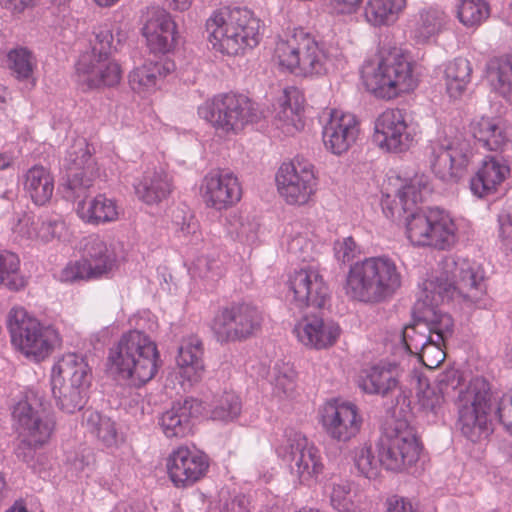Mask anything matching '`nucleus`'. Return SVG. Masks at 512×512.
<instances>
[{
  "label": "nucleus",
  "mask_w": 512,
  "mask_h": 512,
  "mask_svg": "<svg viewBox=\"0 0 512 512\" xmlns=\"http://www.w3.org/2000/svg\"><path fill=\"white\" fill-rule=\"evenodd\" d=\"M431 191L429 177L415 175L397 189L394 197L388 192L383 193L382 210L392 221L405 220L406 235L413 245L447 250L458 240V228L450 213L439 207L426 210L417 207Z\"/></svg>",
  "instance_id": "obj_1"
},
{
  "label": "nucleus",
  "mask_w": 512,
  "mask_h": 512,
  "mask_svg": "<svg viewBox=\"0 0 512 512\" xmlns=\"http://www.w3.org/2000/svg\"><path fill=\"white\" fill-rule=\"evenodd\" d=\"M424 290L431 307L425 309L420 319L436 342H446L453 335L454 321L450 314L433 305L462 299L480 306L486 293L484 271L474 261L448 256L441 262L440 276L425 282Z\"/></svg>",
  "instance_id": "obj_2"
},
{
  "label": "nucleus",
  "mask_w": 512,
  "mask_h": 512,
  "mask_svg": "<svg viewBox=\"0 0 512 512\" xmlns=\"http://www.w3.org/2000/svg\"><path fill=\"white\" fill-rule=\"evenodd\" d=\"M454 405L456 425L469 441L480 442L492 433L493 410L506 432L512 435V389L506 393L493 391L484 377L476 376L459 389Z\"/></svg>",
  "instance_id": "obj_3"
},
{
  "label": "nucleus",
  "mask_w": 512,
  "mask_h": 512,
  "mask_svg": "<svg viewBox=\"0 0 512 512\" xmlns=\"http://www.w3.org/2000/svg\"><path fill=\"white\" fill-rule=\"evenodd\" d=\"M125 39L126 34L114 22L105 21L94 26L88 36V47L80 53L75 65L79 84L87 89L119 84L121 68L111 55Z\"/></svg>",
  "instance_id": "obj_4"
},
{
  "label": "nucleus",
  "mask_w": 512,
  "mask_h": 512,
  "mask_svg": "<svg viewBox=\"0 0 512 512\" xmlns=\"http://www.w3.org/2000/svg\"><path fill=\"white\" fill-rule=\"evenodd\" d=\"M403 276L396 262L385 255L366 257L350 265L344 290L352 300L379 304L400 290Z\"/></svg>",
  "instance_id": "obj_5"
},
{
  "label": "nucleus",
  "mask_w": 512,
  "mask_h": 512,
  "mask_svg": "<svg viewBox=\"0 0 512 512\" xmlns=\"http://www.w3.org/2000/svg\"><path fill=\"white\" fill-rule=\"evenodd\" d=\"M208 40L216 51L229 56L239 55L260 41V20L241 7L215 10L206 20Z\"/></svg>",
  "instance_id": "obj_6"
},
{
  "label": "nucleus",
  "mask_w": 512,
  "mask_h": 512,
  "mask_svg": "<svg viewBox=\"0 0 512 512\" xmlns=\"http://www.w3.org/2000/svg\"><path fill=\"white\" fill-rule=\"evenodd\" d=\"M108 362L113 373L140 386L156 375L159 351L156 343L145 332L130 330L110 348Z\"/></svg>",
  "instance_id": "obj_7"
},
{
  "label": "nucleus",
  "mask_w": 512,
  "mask_h": 512,
  "mask_svg": "<svg viewBox=\"0 0 512 512\" xmlns=\"http://www.w3.org/2000/svg\"><path fill=\"white\" fill-rule=\"evenodd\" d=\"M337 55V49L325 48L302 28L280 37L275 47V58L279 65L301 76L327 73Z\"/></svg>",
  "instance_id": "obj_8"
},
{
  "label": "nucleus",
  "mask_w": 512,
  "mask_h": 512,
  "mask_svg": "<svg viewBox=\"0 0 512 512\" xmlns=\"http://www.w3.org/2000/svg\"><path fill=\"white\" fill-rule=\"evenodd\" d=\"M361 78L369 92L388 100L417 86L412 63L398 50L379 52L365 60Z\"/></svg>",
  "instance_id": "obj_9"
},
{
  "label": "nucleus",
  "mask_w": 512,
  "mask_h": 512,
  "mask_svg": "<svg viewBox=\"0 0 512 512\" xmlns=\"http://www.w3.org/2000/svg\"><path fill=\"white\" fill-rule=\"evenodd\" d=\"M92 372L85 358L76 353L63 355L52 367L51 391L56 406L64 413L80 411L88 399Z\"/></svg>",
  "instance_id": "obj_10"
},
{
  "label": "nucleus",
  "mask_w": 512,
  "mask_h": 512,
  "mask_svg": "<svg viewBox=\"0 0 512 512\" xmlns=\"http://www.w3.org/2000/svg\"><path fill=\"white\" fill-rule=\"evenodd\" d=\"M198 115L224 136L237 135L258 119L254 103L236 93H221L206 100L198 107Z\"/></svg>",
  "instance_id": "obj_11"
},
{
  "label": "nucleus",
  "mask_w": 512,
  "mask_h": 512,
  "mask_svg": "<svg viewBox=\"0 0 512 512\" xmlns=\"http://www.w3.org/2000/svg\"><path fill=\"white\" fill-rule=\"evenodd\" d=\"M275 452L289 465L292 477L300 484L310 486L323 473L320 450L299 431L286 429L275 444Z\"/></svg>",
  "instance_id": "obj_12"
},
{
  "label": "nucleus",
  "mask_w": 512,
  "mask_h": 512,
  "mask_svg": "<svg viewBox=\"0 0 512 512\" xmlns=\"http://www.w3.org/2000/svg\"><path fill=\"white\" fill-rule=\"evenodd\" d=\"M7 326L11 343L26 357L35 361L46 358L53 348L55 331L43 326L30 316L24 308H12L8 314Z\"/></svg>",
  "instance_id": "obj_13"
},
{
  "label": "nucleus",
  "mask_w": 512,
  "mask_h": 512,
  "mask_svg": "<svg viewBox=\"0 0 512 512\" xmlns=\"http://www.w3.org/2000/svg\"><path fill=\"white\" fill-rule=\"evenodd\" d=\"M420 444L415 429L405 420H397L386 428L378 442L382 466L401 472L414 465L420 455Z\"/></svg>",
  "instance_id": "obj_14"
},
{
  "label": "nucleus",
  "mask_w": 512,
  "mask_h": 512,
  "mask_svg": "<svg viewBox=\"0 0 512 512\" xmlns=\"http://www.w3.org/2000/svg\"><path fill=\"white\" fill-rule=\"evenodd\" d=\"M67 179L64 186L65 197L76 201L87 200L97 175V168L85 138H77L66 150L62 160Z\"/></svg>",
  "instance_id": "obj_15"
},
{
  "label": "nucleus",
  "mask_w": 512,
  "mask_h": 512,
  "mask_svg": "<svg viewBox=\"0 0 512 512\" xmlns=\"http://www.w3.org/2000/svg\"><path fill=\"white\" fill-rule=\"evenodd\" d=\"M261 311L249 303H234L222 308L212 321V331L218 342L241 341L254 335L261 327Z\"/></svg>",
  "instance_id": "obj_16"
},
{
  "label": "nucleus",
  "mask_w": 512,
  "mask_h": 512,
  "mask_svg": "<svg viewBox=\"0 0 512 512\" xmlns=\"http://www.w3.org/2000/svg\"><path fill=\"white\" fill-rule=\"evenodd\" d=\"M416 136V126L408 121L405 110L386 109L375 120L373 141L386 152L408 151L416 143Z\"/></svg>",
  "instance_id": "obj_17"
},
{
  "label": "nucleus",
  "mask_w": 512,
  "mask_h": 512,
  "mask_svg": "<svg viewBox=\"0 0 512 512\" xmlns=\"http://www.w3.org/2000/svg\"><path fill=\"white\" fill-rule=\"evenodd\" d=\"M432 171L440 180L455 183L465 173L469 163L466 143L439 133L428 146Z\"/></svg>",
  "instance_id": "obj_18"
},
{
  "label": "nucleus",
  "mask_w": 512,
  "mask_h": 512,
  "mask_svg": "<svg viewBox=\"0 0 512 512\" xmlns=\"http://www.w3.org/2000/svg\"><path fill=\"white\" fill-rule=\"evenodd\" d=\"M276 184L280 196L287 204L301 206L308 203L315 193L317 180L313 166L307 161L295 158L279 167Z\"/></svg>",
  "instance_id": "obj_19"
},
{
  "label": "nucleus",
  "mask_w": 512,
  "mask_h": 512,
  "mask_svg": "<svg viewBox=\"0 0 512 512\" xmlns=\"http://www.w3.org/2000/svg\"><path fill=\"white\" fill-rule=\"evenodd\" d=\"M287 297L299 309L323 308L330 299L328 285L317 268L305 266L295 270L288 278Z\"/></svg>",
  "instance_id": "obj_20"
},
{
  "label": "nucleus",
  "mask_w": 512,
  "mask_h": 512,
  "mask_svg": "<svg viewBox=\"0 0 512 512\" xmlns=\"http://www.w3.org/2000/svg\"><path fill=\"white\" fill-rule=\"evenodd\" d=\"M12 416L24 444L36 449L49 441L55 422L45 409H37L29 400L19 401Z\"/></svg>",
  "instance_id": "obj_21"
},
{
  "label": "nucleus",
  "mask_w": 512,
  "mask_h": 512,
  "mask_svg": "<svg viewBox=\"0 0 512 512\" xmlns=\"http://www.w3.org/2000/svg\"><path fill=\"white\" fill-rule=\"evenodd\" d=\"M206 454L195 447L180 446L167 459V472L177 488L192 486L203 478L208 470Z\"/></svg>",
  "instance_id": "obj_22"
},
{
  "label": "nucleus",
  "mask_w": 512,
  "mask_h": 512,
  "mask_svg": "<svg viewBox=\"0 0 512 512\" xmlns=\"http://www.w3.org/2000/svg\"><path fill=\"white\" fill-rule=\"evenodd\" d=\"M322 127L324 147L330 153L340 156L346 153L357 141L360 123L352 113L331 109Z\"/></svg>",
  "instance_id": "obj_23"
},
{
  "label": "nucleus",
  "mask_w": 512,
  "mask_h": 512,
  "mask_svg": "<svg viewBox=\"0 0 512 512\" xmlns=\"http://www.w3.org/2000/svg\"><path fill=\"white\" fill-rule=\"evenodd\" d=\"M322 425L331 439L347 442L359 433L362 417L355 404L333 400L323 408Z\"/></svg>",
  "instance_id": "obj_24"
},
{
  "label": "nucleus",
  "mask_w": 512,
  "mask_h": 512,
  "mask_svg": "<svg viewBox=\"0 0 512 512\" xmlns=\"http://www.w3.org/2000/svg\"><path fill=\"white\" fill-rule=\"evenodd\" d=\"M141 32L153 54H166L174 47L176 23L171 14L159 6L148 7L142 16Z\"/></svg>",
  "instance_id": "obj_25"
},
{
  "label": "nucleus",
  "mask_w": 512,
  "mask_h": 512,
  "mask_svg": "<svg viewBox=\"0 0 512 512\" xmlns=\"http://www.w3.org/2000/svg\"><path fill=\"white\" fill-rule=\"evenodd\" d=\"M206 204L222 210L236 204L241 199V186L237 176L227 170H213L206 174L202 182Z\"/></svg>",
  "instance_id": "obj_26"
},
{
  "label": "nucleus",
  "mask_w": 512,
  "mask_h": 512,
  "mask_svg": "<svg viewBox=\"0 0 512 512\" xmlns=\"http://www.w3.org/2000/svg\"><path fill=\"white\" fill-rule=\"evenodd\" d=\"M293 333L298 341L316 350L333 346L341 334L339 324L318 315H306L294 326Z\"/></svg>",
  "instance_id": "obj_27"
},
{
  "label": "nucleus",
  "mask_w": 512,
  "mask_h": 512,
  "mask_svg": "<svg viewBox=\"0 0 512 512\" xmlns=\"http://www.w3.org/2000/svg\"><path fill=\"white\" fill-rule=\"evenodd\" d=\"M81 258L94 279L108 277L119 265L116 245L98 235H90L83 240Z\"/></svg>",
  "instance_id": "obj_28"
},
{
  "label": "nucleus",
  "mask_w": 512,
  "mask_h": 512,
  "mask_svg": "<svg viewBox=\"0 0 512 512\" xmlns=\"http://www.w3.org/2000/svg\"><path fill=\"white\" fill-rule=\"evenodd\" d=\"M203 403L193 397L175 402L159 418V425L168 438L184 437L192 429V420L203 414Z\"/></svg>",
  "instance_id": "obj_29"
},
{
  "label": "nucleus",
  "mask_w": 512,
  "mask_h": 512,
  "mask_svg": "<svg viewBox=\"0 0 512 512\" xmlns=\"http://www.w3.org/2000/svg\"><path fill=\"white\" fill-rule=\"evenodd\" d=\"M510 169L501 159L487 156L475 176L470 180V189L479 198L489 196L497 191L500 184L509 175Z\"/></svg>",
  "instance_id": "obj_30"
},
{
  "label": "nucleus",
  "mask_w": 512,
  "mask_h": 512,
  "mask_svg": "<svg viewBox=\"0 0 512 512\" xmlns=\"http://www.w3.org/2000/svg\"><path fill=\"white\" fill-rule=\"evenodd\" d=\"M203 353V343L197 336L184 338L178 348L179 373L190 386L200 381L204 372Z\"/></svg>",
  "instance_id": "obj_31"
},
{
  "label": "nucleus",
  "mask_w": 512,
  "mask_h": 512,
  "mask_svg": "<svg viewBox=\"0 0 512 512\" xmlns=\"http://www.w3.org/2000/svg\"><path fill=\"white\" fill-rule=\"evenodd\" d=\"M304 98L295 87L286 88L279 99V108L276 114V126L285 135H294L303 128L301 111Z\"/></svg>",
  "instance_id": "obj_32"
},
{
  "label": "nucleus",
  "mask_w": 512,
  "mask_h": 512,
  "mask_svg": "<svg viewBox=\"0 0 512 512\" xmlns=\"http://www.w3.org/2000/svg\"><path fill=\"white\" fill-rule=\"evenodd\" d=\"M448 21V15L441 8H422L415 15L412 36L418 43H428L446 29Z\"/></svg>",
  "instance_id": "obj_33"
},
{
  "label": "nucleus",
  "mask_w": 512,
  "mask_h": 512,
  "mask_svg": "<svg viewBox=\"0 0 512 512\" xmlns=\"http://www.w3.org/2000/svg\"><path fill=\"white\" fill-rule=\"evenodd\" d=\"M174 67V63L170 61H147L129 73V85L137 93L154 92L159 81L171 73Z\"/></svg>",
  "instance_id": "obj_34"
},
{
  "label": "nucleus",
  "mask_w": 512,
  "mask_h": 512,
  "mask_svg": "<svg viewBox=\"0 0 512 512\" xmlns=\"http://www.w3.org/2000/svg\"><path fill=\"white\" fill-rule=\"evenodd\" d=\"M76 213L83 222L93 225L113 222L119 215L115 200L105 194L78 201Z\"/></svg>",
  "instance_id": "obj_35"
},
{
  "label": "nucleus",
  "mask_w": 512,
  "mask_h": 512,
  "mask_svg": "<svg viewBox=\"0 0 512 512\" xmlns=\"http://www.w3.org/2000/svg\"><path fill=\"white\" fill-rule=\"evenodd\" d=\"M137 197L148 205L166 199L172 191V183L163 170H147L142 178L134 184Z\"/></svg>",
  "instance_id": "obj_36"
},
{
  "label": "nucleus",
  "mask_w": 512,
  "mask_h": 512,
  "mask_svg": "<svg viewBox=\"0 0 512 512\" xmlns=\"http://www.w3.org/2000/svg\"><path fill=\"white\" fill-rule=\"evenodd\" d=\"M396 368L389 365H375L363 371L359 387L367 394L385 397L398 389Z\"/></svg>",
  "instance_id": "obj_37"
},
{
  "label": "nucleus",
  "mask_w": 512,
  "mask_h": 512,
  "mask_svg": "<svg viewBox=\"0 0 512 512\" xmlns=\"http://www.w3.org/2000/svg\"><path fill=\"white\" fill-rule=\"evenodd\" d=\"M24 190L32 202L42 206L48 203L54 192V178L50 170L34 165L24 175Z\"/></svg>",
  "instance_id": "obj_38"
},
{
  "label": "nucleus",
  "mask_w": 512,
  "mask_h": 512,
  "mask_svg": "<svg viewBox=\"0 0 512 512\" xmlns=\"http://www.w3.org/2000/svg\"><path fill=\"white\" fill-rule=\"evenodd\" d=\"M472 134L482 146L490 151H500L506 145L508 137L499 120L482 117L472 123Z\"/></svg>",
  "instance_id": "obj_39"
},
{
  "label": "nucleus",
  "mask_w": 512,
  "mask_h": 512,
  "mask_svg": "<svg viewBox=\"0 0 512 512\" xmlns=\"http://www.w3.org/2000/svg\"><path fill=\"white\" fill-rule=\"evenodd\" d=\"M471 73V64L465 58H455L446 65L443 79L450 98L458 99L463 95L471 81Z\"/></svg>",
  "instance_id": "obj_40"
},
{
  "label": "nucleus",
  "mask_w": 512,
  "mask_h": 512,
  "mask_svg": "<svg viewBox=\"0 0 512 512\" xmlns=\"http://www.w3.org/2000/svg\"><path fill=\"white\" fill-rule=\"evenodd\" d=\"M487 80L493 91L512 101V58H497L487 65Z\"/></svg>",
  "instance_id": "obj_41"
},
{
  "label": "nucleus",
  "mask_w": 512,
  "mask_h": 512,
  "mask_svg": "<svg viewBox=\"0 0 512 512\" xmlns=\"http://www.w3.org/2000/svg\"><path fill=\"white\" fill-rule=\"evenodd\" d=\"M406 6V0H368L364 16L374 25H389L394 23Z\"/></svg>",
  "instance_id": "obj_42"
},
{
  "label": "nucleus",
  "mask_w": 512,
  "mask_h": 512,
  "mask_svg": "<svg viewBox=\"0 0 512 512\" xmlns=\"http://www.w3.org/2000/svg\"><path fill=\"white\" fill-rule=\"evenodd\" d=\"M203 403V413L210 415L211 419L217 421H233L241 413V401L237 394L232 391H224L222 394L213 397L211 402Z\"/></svg>",
  "instance_id": "obj_43"
},
{
  "label": "nucleus",
  "mask_w": 512,
  "mask_h": 512,
  "mask_svg": "<svg viewBox=\"0 0 512 512\" xmlns=\"http://www.w3.org/2000/svg\"><path fill=\"white\" fill-rule=\"evenodd\" d=\"M7 65L19 81H27L32 86L36 84L34 70L37 67V60L27 48L17 47L10 50L7 54Z\"/></svg>",
  "instance_id": "obj_44"
},
{
  "label": "nucleus",
  "mask_w": 512,
  "mask_h": 512,
  "mask_svg": "<svg viewBox=\"0 0 512 512\" xmlns=\"http://www.w3.org/2000/svg\"><path fill=\"white\" fill-rule=\"evenodd\" d=\"M84 424L89 433L96 436L103 445L112 447L118 443V433L115 423L97 411L86 410Z\"/></svg>",
  "instance_id": "obj_45"
},
{
  "label": "nucleus",
  "mask_w": 512,
  "mask_h": 512,
  "mask_svg": "<svg viewBox=\"0 0 512 512\" xmlns=\"http://www.w3.org/2000/svg\"><path fill=\"white\" fill-rule=\"evenodd\" d=\"M258 230L259 224L249 216L233 214L227 218V234L244 245H253L257 242Z\"/></svg>",
  "instance_id": "obj_46"
},
{
  "label": "nucleus",
  "mask_w": 512,
  "mask_h": 512,
  "mask_svg": "<svg viewBox=\"0 0 512 512\" xmlns=\"http://www.w3.org/2000/svg\"><path fill=\"white\" fill-rule=\"evenodd\" d=\"M0 284L12 291H19L26 285L18 255L8 250H0Z\"/></svg>",
  "instance_id": "obj_47"
},
{
  "label": "nucleus",
  "mask_w": 512,
  "mask_h": 512,
  "mask_svg": "<svg viewBox=\"0 0 512 512\" xmlns=\"http://www.w3.org/2000/svg\"><path fill=\"white\" fill-rule=\"evenodd\" d=\"M490 15V5L486 0H460L457 5V17L467 27L484 22Z\"/></svg>",
  "instance_id": "obj_48"
},
{
  "label": "nucleus",
  "mask_w": 512,
  "mask_h": 512,
  "mask_svg": "<svg viewBox=\"0 0 512 512\" xmlns=\"http://www.w3.org/2000/svg\"><path fill=\"white\" fill-rule=\"evenodd\" d=\"M172 224L175 235L185 244H193L200 240L199 224L194 215L183 209L173 212Z\"/></svg>",
  "instance_id": "obj_49"
},
{
  "label": "nucleus",
  "mask_w": 512,
  "mask_h": 512,
  "mask_svg": "<svg viewBox=\"0 0 512 512\" xmlns=\"http://www.w3.org/2000/svg\"><path fill=\"white\" fill-rule=\"evenodd\" d=\"M299 228V224H295L289 232L286 229L287 251L295 260L308 262L313 259V244Z\"/></svg>",
  "instance_id": "obj_50"
},
{
  "label": "nucleus",
  "mask_w": 512,
  "mask_h": 512,
  "mask_svg": "<svg viewBox=\"0 0 512 512\" xmlns=\"http://www.w3.org/2000/svg\"><path fill=\"white\" fill-rule=\"evenodd\" d=\"M296 373L289 363L277 362L273 368V393L279 398L291 397L296 388Z\"/></svg>",
  "instance_id": "obj_51"
},
{
  "label": "nucleus",
  "mask_w": 512,
  "mask_h": 512,
  "mask_svg": "<svg viewBox=\"0 0 512 512\" xmlns=\"http://www.w3.org/2000/svg\"><path fill=\"white\" fill-rule=\"evenodd\" d=\"M427 326L419 318L413 325L406 326L402 331V342L407 352L417 355L432 339Z\"/></svg>",
  "instance_id": "obj_52"
},
{
  "label": "nucleus",
  "mask_w": 512,
  "mask_h": 512,
  "mask_svg": "<svg viewBox=\"0 0 512 512\" xmlns=\"http://www.w3.org/2000/svg\"><path fill=\"white\" fill-rule=\"evenodd\" d=\"M354 463L358 471L366 478L372 479L377 477L379 467L382 466L380 457L375 458L372 448L369 445H361L354 450Z\"/></svg>",
  "instance_id": "obj_53"
},
{
  "label": "nucleus",
  "mask_w": 512,
  "mask_h": 512,
  "mask_svg": "<svg viewBox=\"0 0 512 512\" xmlns=\"http://www.w3.org/2000/svg\"><path fill=\"white\" fill-rule=\"evenodd\" d=\"M417 397L420 409L426 413L427 416L431 415L433 420L443 414L445 395L435 387L427 384L426 388L417 394Z\"/></svg>",
  "instance_id": "obj_54"
},
{
  "label": "nucleus",
  "mask_w": 512,
  "mask_h": 512,
  "mask_svg": "<svg viewBox=\"0 0 512 512\" xmlns=\"http://www.w3.org/2000/svg\"><path fill=\"white\" fill-rule=\"evenodd\" d=\"M330 502L338 512H356V506L351 498V487L346 481L332 484Z\"/></svg>",
  "instance_id": "obj_55"
},
{
  "label": "nucleus",
  "mask_w": 512,
  "mask_h": 512,
  "mask_svg": "<svg viewBox=\"0 0 512 512\" xmlns=\"http://www.w3.org/2000/svg\"><path fill=\"white\" fill-rule=\"evenodd\" d=\"M62 283H75L81 280L94 279L85 262L81 258L78 261L69 262L58 275Z\"/></svg>",
  "instance_id": "obj_56"
},
{
  "label": "nucleus",
  "mask_w": 512,
  "mask_h": 512,
  "mask_svg": "<svg viewBox=\"0 0 512 512\" xmlns=\"http://www.w3.org/2000/svg\"><path fill=\"white\" fill-rule=\"evenodd\" d=\"M37 240L47 243L58 237L64 227V223L58 218L47 216L37 220Z\"/></svg>",
  "instance_id": "obj_57"
},
{
  "label": "nucleus",
  "mask_w": 512,
  "mask_h": 512,
  "mask_svg": "<svg viewBox=\"0 0 512 512\" xmlns=\"http://www.w3.org/2000/svg\"><path fill=\"white\" fill-rule=\"evenodd\" d=\"M445 343L446 342H436L432 339V341L417 354L425 366L436 368L445 360Z\"/></svg>",
  "instance_id": "obj_58"
},
{
  "label": "nucleus",
  "mask_w": 512,
  "mask_h": 512,
  "mask_svg": "<svg viewBox=\"0 0 512 512\" xmlns=\"http://www.w3.org/2000/svg\"><path fill=\"white\" fill-rule=\"evenodd\" d=\"M333 250L336 260L342 264L351 262L361 252L359 245L351 236L336 240Z\"/></svg>",
  "instance_id": "obj_59"
},
{
  "label": "nucleus",
  "mask_w": 512,
  "mask_h": 512,
  "mask_svg": "<svg viewBox=\"0 0 512 512\" xmlns=\"http://www.w3.org/2000/svg\"><path fill=\"white\" fill-rule=\"evenodd\" d=\"M499 238L502 244L512 250V201L506 202L498 215Z\"/></svg>",
  "instance_id": "obj_60"
},
{
  "label": "nucleus",
  "mask_w": 512,
  "mask_h": 512,
  "mask_svg": "<svg viewBox=\"0 0 512 512\" xmlns=\"http://www.w3.org/2000/svg\"><path fill=\"white\" fill-rule=\"evenodd\" d=\"M460 378L458 370L454 368L446 369L437 374L434 387L443 395H446L450 390H454L459 386Z\"/></svg>",
  "instance_id": "obj_61"
},
{
  "label": "nucleus",
  "mask_w": 512,
  "mask_h": 512,
  "mask_svg": "<svg viewBox=\"0 0 512 512\" xmlns=\"http://www.w3.org/2000/svg\"><path fill=\"white\" fill-rule=\"evenodd\" d=\"M14 231L23 238L37 240V221L28 215H24L19 219Z\"/></svg>",
  "instance_id": "obj_62"
},
{
  "label": "nucleus",
  "mask_w": 512,
  "mask_h": 512,
  "mask_svg": "<svg viewBox=\"0 0 512 512\" xmlns=\"http://www.w3.org/2000/svg\"><path fill=\"white\" fill-rule=\"evenodd\" d=\"M388 512H418L413 508L412 503L401 497H391L388 499Z\"/></svg>",
  "instance_id": "obj_63"
},
{
  "label": "nucleus",
  "mask_w": 512,
  "mask_h": 512,
  "mask_svg": "<svg viewBox=\"0 0 512 512\" xmlns=\"http://www.w3.org/2000/svg\"><path fill=\"white\" fill-rule=\"evenodd\" d=\"M248 504L245 496H236L224 505L222 512H249Z\"/></svg>",
  "instance_id": "obj_64"
}]
</instances>
